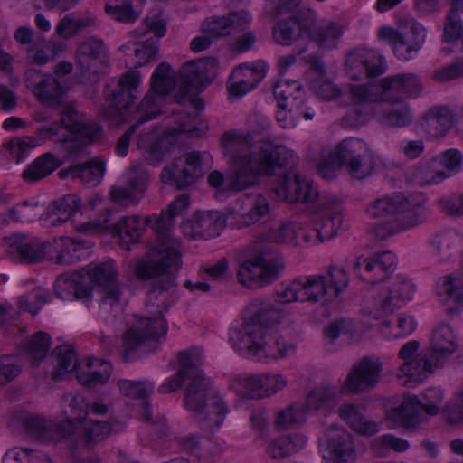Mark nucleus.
<instances>
[{
    "label": "nucleus",
    "mask_w": 463,
    "mask_h": 463,
    "mask_svg": "<svg viewBox=\"0 0 463 463\" xmlns=\"http://www.w3.org/2000/svg\"><path fill=\"white\" fill-rule=\"evenodd\" d=\"M223 154L230 165L226 190L240 192L255 184L259 175H272L276 169L293 167L298 156L285 146L266 144L258 155L250 150L252 137L237 131L225 132L222 137Z\"/></svg>",
    "instance_id": "nucleus-1"
},
{
    "label": "nucleus",
    "mask_w": 463,
    "mask_h": 463,
    "mask_svg": "<svg viewBox=\"0 0 463 463\" xmlns=\"http://www.w3.org/2000/svg\"><path fill=\"white\" fill-rule=\"evenodd\" d=\"M422 90L420 78L414 73H400L381 79L378 82L350 85V105L343 123L350 128L364 125L374 115V104L398 103L418 97Z\"/></svg>",
    "instance_id": "nucleus-2"
},
{
    "label": "nucleus",
    "mask_w": 463,
    "mask_h": 463,
    "mask_svg": "<svg viewBox=\"0 0 463 463\" xmlns=\"http://www.w3.org/2000/svg\"><path fill=\"white\" fill-rule=\"evenodd\" d=\"M427 198L422 194L395 193L375 199L367 206L368 214L381 219L389 233L404 232L422 223L428 216Z\"/></svg>",
    "instance_id": "nucleus-3"
},
{
    "label": "nucleus",
    "mask_w": 463,
    "mask_h": 463,
    "mask_svg": "<svg viewBox=\"0 0 463 463\" xmlns=\"http://www.w3.org/2000/svg\"><path fill=\"white\" fill-rule=\"evenodd\" d=\"M175 85L174 70L166 62H161L152 74L149 90L136 109V123L118 139L116 153L118 156H125L128 154L130 138L140 125L161 114L162 106Z\"/></svg>",
    "instance_id": "nucleus-4"
},
{
    "label": "nucleus",
    "mask_w": 463,
    "mask_h": 463,
    "mask_svg": "<svg viewBox=\"0 0 463 463\" xmlns=\"http://www.w3.org/2000/svg\"><path fill=\"white\" fill-rule=\"evenodd\" d=\"M184 405L200 428L209 432L219 430L228 413L226 402L205 377L188 380Z\"/></svg>",
    "instance_id": "nucleus-5"
},
{
    "label": "nucleus",
    "mask_w": 463,
    "mask_h": 463,
    "mask_svg": "<svg viewBox=\"0 0 463 463\" xmlns=\"http://www.w3.org/2000/svg\"><path fill=\"white\" fill-rule=\"evenodd\" d=\"M230 342L237 351H245L252 357L285 358L295 351V345L286 341L273 329H263L259 324L243 323L230 333Z\"/></svg>",
    "instance_id": "nucleus-6"
},
{
    "label": "nucleus",
    "mask_w": 463,
    "mask_h": 463,
    "mask_svg": "<svg viewBox=\"0 0 463 463\" xmlns=\"http://www.w3.org/2000/svg\"><path fill=\"white\" fill-rule=\"evenodd\" d=\"M458 335L446 323L439 324L432 331L430 339V351L421 353L414 361L405 363L401 370L411 378L421 379L443 366L447 358L458 348Z\"/></svg>",
    "instance_id": "nucleus-7"
},
{
    "label": "nucleus",
    "mask_w": 463,
    "mask_h": 463,
    "mask_svg": "<svg viewBox=\"0 0 463 463\" xmlns=\"http://www.w3.org/2000/svg\"><path fill=\"white\" fill-rule=\"evenodd\" d=\"M157 245L147 255L138 260L135 267V275L140 280L174 276L181 267L180 242L171 232H156Z\"/></svg>",
    "instance_id": "nucleus-8"
},
{
    "label": "nucleus",
    "mask_w": 463,
    "mask_h": 463,
    "mask_svg": "<svg viewBox=\"0 0 463 463\" xmlns=\"http://www.w3.org/2000/svg\"><path fill=\"white\" fill-rule=\"evenodd\" d=\"M283 269V259L277 249L269 243L261 244L257 253L241 265L237 279L244 287L260 288L277 280Z\"/></svg>",
    "instance_id": "nucleus-9"
},
{
    "label": "nucleus",
    "mask_w": 463,
    "mask_h": 463,
    "mask_svg": "<svg viewBox=\"0 0 463 463\" xmlns=\"http://www.w3.org/2000/svg\"><path fill=\"white\" fill-rule=\"evenodd\" d=\"M302 303L326 305L334 302L347 288L348 276L345 269L330 266L321 274L298 278Z\"/></svg>",
    "instance_id": "nucleus-10"
},
{
    "label": "nucleus",
    "mask_w": 463,
    "mask_h": 463,
    "mask_svg": "<svg viewBox=\"0 0 463 463\" xmlns=\"http://www.w3.org/2000/svg\"><path fill=\"white\" fill-rule=\"evenodd\" d=\"M377 37L392 46L394 55L399 60L408 61L414 59L422 48L426 30L414 19H406L401 22L398 28L380 27Z\"/></svg>",
    "instance_id": "nucleus-11"
},
{
    "label": "nucleus",
    "mask_w": 463,
    "mask_h": 463,
    "mask_svg": "<svg viewBox=\"0 0 463 463\" xmlns=\"http://www.w3.org/2000/svg\"><path fill=\"white\" fill-rule=\"evenodd\" d=\"M88 402L81 395L73 396L70 402L71 419L64 422L47 420L40 417H29L25 420L31 437L40 441L59 440L70 436L75 421L81 422L88 414Z\"/></svg>",
    "instance_id": "nucleus-12"
},
{
    "label": "nucleus",
    "mask_w": 463,
    "mask_h": 463,
    "mask_svg": "<svg viewBox=\"0 0 463 463\" xmlns=\"http://www.w3.org/2000/svg\"><path fill=\"white\" fill-rule=\"evenodd\" d=\"M167 328V323L161 315L137 319L122 336V360L128 362L136 359L140 346L158 341L166 334Z\"/></svg>",
    "instance_id": "nucleus-13"
},
{
    "label": "nucleus",
    "mask_w": 463,
    "mask_h": 463,
    "mask_svg": "<svg viewBox=\"0 0 463 463\" xmlns=\"http://www.w3.org/2000/svg\"><path fill=\"white\" fill-rule=\"evenodd\" d=\"M202 161L197 151L184 153L162 168L160 179L176 190H185L203 175Z\"/></svg>",
    "instance_id": "nucleus-14"
},
{
    "label": "nucleus",
    "mask_w": 463,
    "mask_h": 463,
    "mask_svg": "<svg viewBox=\"0 0 463 463\" xmlns=\"http://www.w3.org/2000/svg\"><path fill=\"white\" fill-rule=\"evenodd\" d=\"M334 151L353 178L363 179L373 173V154L364 140L353 137H347L342 140Z\"/></svg>",
    "instance_id": "nucleus-15"
},
{
    "label": "nucleus",
    "mask_w": 463,
    "mask_h": 463,
    "mask_svg": "<svg viewBox=\"0 0 463 463\" xmlns=\"http://www.w3.org/2000/svg\"><path fill=\"white\" fill-rule=\"evenodd\" d=\"M413 293L414 286L409 279L402 275L392 278L388 285H383L374 297L373 317L384 319L411 299Z\"/></svg>",
    "instance_id": "nucleus-16"
},
{
    "label": "nucleus",
    "mask_w": 463,
    "mask_h": 463,
    "mask_svg": "<svg viewBox=\"0 0 463 463\" xmlns=\"http://www.w3.org/2000/svg\"><path fill=\"white\" fill-rule=\"evenodd\" d=\"M140 81L137 71H128L120 76L116 87L107 96L108 108L104 109L106 119H125L126 111L137 99Z\"/></svg>",
    "instance_id": "nucleus-17"
},
{
    "label": "nucleus",
    "mask_w": 463,
    "mask_h": 463,
    "mask_svg": "<svg viewBox=\"0 0 463 463\" xmlns=\"http://www.w3.org/2000/svg\"><path fill=\"white\" fill-rule=\"evenodd\" d=\"M315 11L301 10L297 14L279 19L272 26V39L279 46L288 47L299 42L311 30Z\"/></svg>",
    "instance_id": "nucleus-18"
},
{
    "label": "nucleus",
    "mask_w": 463,
    "mask_h": 463,
    "mask_svg": "<svg viewBox=\"0 0 463 463\" xmlns=\"http://www.w3.org/2000/svg\"><path fill=\"white\" fill-rule=\"evenodd\" d=\"M269 213V204L261 194L245 200L237 199L227 207V223L241 229L254 224Z\"/></svg>",
    "instance_id": "nucleus-19"
},
{
    "label": "nucleus",
    "mask_w": 463,
    "mask_h": 463,
    "mask_svg": "<svg viewBox=\"0 0 463 463\" xmlns=\"http://www.w3.org/2000/svg\"><path fill=\"white\" fill-rule=\"evenodd\" d=\"M88 279L103 288V300L113 306L119 302L121 288L118 283V269L112 260L102 262H90L83 269Z\"/></svg>",
    "instance_id": "nucleus-20"
},
{
    "label": "nucleus",
    "mask_w": 463,
    "mask_h": 463,
    "mask_svg": "<svg viewBox=\"0 0 463 463\" xmlns=\"http://www.w3.org/2000/svg\"><path fill=\"white\" fill-rule=\"evenodd\" d=\"M345 71L354 80H359L364 75L377 77L386 71L384 57L378 52L359 48L351 51L345 59Z\"/></svg>",
    "instance_id": "nucleus-21"
},
{
    "label": "nucleus",
    "mask_w": 463,
    "mask_h": 463,
    "mask_svg": "<svg viewBox=\"0 0 463 463\" xmlns=\"http://www.w3.org/2000/svg\"><path fill=\"white\" fill-rule=\"evenodd\" d=\"M227 223V209L223 216L218 211L197 212L183 222L181 230L189 239L208 240L216 237Z\"/></svg>",
    "instance_id": "nucleus-22"
},
{
    "label": "nucleus",
    "mask_w": 463,
    "mask_h": 463,
    "mask_svg": "<svg viewBox=\"0 0 463 463\" xmlns=\"http://www.w3.org/2000/svg\"><path fill=\"white\" fill-rule=\"evenodd\" d=\"M317 206L311 221L326 241L334 238L343 222L342 203L335 196L323 195L317 200Z\"/></svg>",
    "instance_id": "nucleus-23"
},
{
    "label": "nucleus",
    "mask_w": 463,
    "mask_h": 463,
    "mask_svg": "<svg viewBox=\"0 0 463 463\" xmlns=\"http://www.w3.org/2000/svg\"><path fill=\"white\" fill-rule=\"evenodd\" d=\"M274 192L279 199L289 203L310 204L320 197L317 185L298 174L285 175Z\"/></svg>",
    "instance_id": "nucleus-24"
},
{
    "label": "nucleus",
    "mask_w": 463,
    "mask_h": 463,
    "mask_svg": "<svg viewBox=\"0 0 463 463\" xmlns=\"http://www.w3.org/2000/svg\"><path fill=\"white\" fill-rule=\"evenodd\" d=\"M397 260L392 251L374 253L371 258L359 257L353 268L364 280L374 284L384 281L396 268Z\"/></svg>",
    "instance_id": "nucleus-25"
},
{
    "label": "nucleus",
    "mask_w": 463,
    "mask_h": 463,
    "mask_svg": "<svg viewBox=\"0 0 463 463\" xmlns=\"http://www.w3.org/2000/svg\"><path fill=\"white\" fill-rule=\"evenodd\" d=\"M326 435V444L322 449L323 459L327 463H351L354 455L351 434L337 425H331Z\"/></svg>",
    "instance_id": "nucleus-26"
},
{
    "label": "nucleus",
    "mask_w": 463,
    "mask_h": 463,
    "mask_svg": "<svg viewBox=\"0 0 463 463\" xmlns=\"http://www.w3.org/2000/svg\"><path fill=\"white\" fill-rule=\"evenodd\" d=\"M383 363L379 357L364 356L354 364L347 374L345 386L353 392L374 387L380 381Z\"/></svg>",
    "instance_id": "nucleus-27"
},
{
    "label": "nucleus",
    "mask_w": 463,
    "mask_h": 463,
    "mask_svg": "<svg viewBox=\"0 0 463 463\" xmlns=\"http://www.w3.org/2000/svg\"><path fill=\"white\" fill-rule=\"evenodd\" d=\"M252 22L251 14L246 10L230 12L226 15L212 16L203 21L202 31L213 39L225 37L233 31L241 32Z\"/></svg>",
    "instance_id": "nucleus-28"
},
{
    "label": "nucleus",
    "mask_w": 463,
    "mask_h": 463,
    "mask_svg": "<svg viewBox=\"0 0 463 463\" xmlns=\"http://www.w3.org/2000/svg\"><path fill=\"white\" fill-rule=\"evenodd\" d=\"M26 80L42 103L53 107L61 104L64 90L55 75L32 70L26 72Z\"/></svg>",
    "instance_id": "nucleus-29"
},
{
    "label": "nucleus",
    "mask_w": 463,
    "mask_h": 463,
    "mask_svg": "<svg viewBox=\"0 0 463 463\" xmlns=\"http://www.w3.org/2000/svg\"><path fill=\"white\" fill-rule=\"evenodd\" d=\"M107 58L103 41L89 37L82 41L76 50V61L82 73H99Z\"/></svg>",
    "instance_id": "nucleus-30"
},
{
    "label": "nucleus",
    "mask_w": 463,
    "mask_h": 463,
    "mask_svg": "<svg viewBox=\"0 0 463 463\" xmlns=\"http://www.w3.org/2000/svg\"><path fill=\"white\" fill-rule=\"evenodd\" d=\"M202 63H188L182 72V80L174 99L176 103L182 105L188 101L196 110L203 109V102L194 97L200 91L199 88L203 82Z\"/></svg>",
    "instance_id": "nucleus-31"
},
{
    "label": "nucleus",
    "mask_w": 463,
    "mask_h": 463,
    "mask_svg": "<svg viewBox=\"0 0 463 463\" xmlns=\"http://www.w3.org/2000/svg\"><path fill=\"white\" fill-rule=\"evenodd\" d=\"M61 128H64L61 122L52 123L50 127L39 128L35 137L10 139L5 144V148L19 163L27 156L29 150L41 146L44 140L52 138V137L59 133Z\"/></svg>",
    "instance_id": "nucleus-32"
},
{
    "label": "nucleus",
    "mask_w": 463,
    "mask_h": 463,
    "mask_svg": "<svg viewBox=\"0 0 463 463\" xmlns=\"http://www.w3.org/2000/svg\"><path fill=\"white\" fill-rule=\"evenodd\" d=\"M52 247L50 243L42 242L38 239H30L25 236H14L10 248L16 254L18 260L25 264H34L43 261Z\"/></svg>",
    "instance_id": "nucleus-33"
},
{
    "label": "nucleus",
    "mask_w": 463,
    "mask_h": 463,
    "mask_svg": "<svg viewBox=\"0 0 463 463\" xmlns=\"http://www.w3.org/2000/svg\"><path fill=\"white\" fill-rule=\"evenodd\" d=\"M177 283L175 276H166L156 282L147 293L146 306L156 307L159 313L167 311L177 300Z\"/></svg>",
    "instance_id": "nucleus-34"
},
{
    "label": "nucleus",
    "mask_w": 463,
    "mask_h": 463,
    "mask_svg": "<svg viewBox=\"0 0 463 463\" xmlns=\"http://www.w3.org/2000/svg\"><path fill=\"white\" fill-rule=\"evenodd\" d=\"M112 372V365L109 362L88 358L78 368L77 379L84 386L93 389L107 383Z\"/></svg>",
    "instance_id": "nucleus-35"
},
{
    "label": "nucleus",
    "mask_w": 463,
    "mask_h": 463,
    "mask_svg": "<svg viewBox=\"0 0 463 463\" xmlns=\"http://www.w3.org/2000/svg\"><path fill=\"white\" fill-rule=\"evenodd\" d=\"M105 173V163L99 159H92L85 163L70 165L60 171L61 178L71 176L73 179H80L85 184L96 186L100 183Z\"/></svg>",
    "instance_id": "nucleus-36"
},
{
    "label": "nucleus",
    "mask_w": 463,
    "mask_h": 463,
    "mask_svg": "<svg viewBox=\"0 0 463 463\" xmlns=\"http://www.w3.org/2000/svg\"><path fill=\"white\" fill-rule=\"evenodd\" d=\"M343 33L344 29L342 25L335 22H327L323 25L317 26V14L315 12V21L311 30L307 32V37L319 48L332 50L337 46Z\"/></svg>",
    "instance_id": "nucleus-37"
},
{
    "label": "nucleus",
    "mask_w": 463,
    "mask_h": 463,
    "mask_svg": "<svg viewBox=\"0 0 463 463\" xmlns=\"http://www.w3.org/2000/svg\"><path fill=\"white\" fill-rule=\"evenodd\" d=\"M190 205L189 195L186 194H181L175 201H173L159 215H153L146 218V223L156 232H170L175 217L182 214Z\"/></svg>",
    "instance_id": "nucleus-38"
},
{
    "label": "nucleus",
    "mask_w": 463,
    "mask_h": 463,
    "mask_svg": "<svg viewBox=\"0 0 463 463\" xmlns=\"http://www.w3.org/2000/svg\"><path fill=\"white\" fill-rule=\"evenodd\" d=\"M341 398V391L336 385L322 383L315 387L307 396L305 410H331Z\"/></svg>",
    "instance_id": "nucleus-39"
},
{
    "label": "nucleus",
    "mask_w": 463,
    "mask_h": 463,
    "mask_svg": "<svg viewBox=\"0 0 463 463\" xmlns=\"http://www.w3.org/2000/svg\"><path fill=\"white\" fill-rule=\"evenodd\" d=\"M453 115L445 107L430 109L422 120L425 132L433 137H443L452 128Z\"/></svg>",
    "instance_id": "nucleus-40"
},
{
    "label": "nucleus",
    "mask_w": 463,
    "mask_h": 463,
    "mask_svg": "<svg viewBox=\"0 0 463 463\" xmlns=\"http://www.w3.org/2000/svg\"><path fill=\"white\" fill-rule=\"evenodd\" d=\"M339 416L354 431L365 436H373L379 431V423L367 420L363 415V408L350 403H344L338 409Z\"/></svg>",
    "instance_id": "nucleus-41"
},
{
    "label": "nucleus",
    "mask_w": 463,
    "mask_h": 463,
    "mask_svg": "<svg viewBox=\"0 0 463 463\" xmlns=\"http://www.w3.org/2000/svg\"><path fill=\"white\" fill-rule=\"evenodd\" d=\"M68 130L76 134L75 140L68 146L69 152L80 156L84 152V147L97 139L101 132V127L96 123L85 122L82 120L74 124L67 125Z\"/></svg>",
    "instance_id": "nucleus-42"
},
{
    "label": "nucleus",
    "mask_w": 463,
    "mask_h": 463,
    "mask_svg": "<svg viewBox=\"0 0 463 463\" xmlns=\"http://www.w3.org/2000/svg\"><path fill=\"white\" fill-rule=\"evenodd\" d=\"M141 235V222L137 215L120 217L112 227V236L118 238L121 247L128 250L129 244L137 242Z\"/></svg>",
    "instance_id": "nucleus-43"
},
{
    "label": "nucleus",
    "mask_w": 463,
    "mask_h": 463,
    "mask_svg": "<svg viewBox=\"0 0 463 463\" xmlns=\"http://www.w3.org/2000/svg\"><path fill=\"white\" fill-rule=\"evenodd\" d=\"M61 165V161L53 154L47 152L35 158L23 172V179L33 184L40 181L52 173H53Z\"/></svg>",
    "instance_id": "nucleus-44"
},
{
    "label": "nucleus",
    "mask_w": 463,
    "mask_h": 463,
    "mask_svg": "<svg viewBox=\"0 0 463 463\" xmlns=\"http://www.w3.org/2000/svg\"><path fill=\"white\" fill-rule=\"evenodd\" d=\"M423 408L416 396H410L392 411V420L406 428L419 425L422 420Z\"/></svg>",
    "instance_id": "nucleus-45"
},
{
    "label": "nucleus",
    "mask_w": 463,
    "mask_h": 463,
    "mask_svg": "<svg viewBox=\"0 0 463 463\" xmlns=\"http://www.w3.org/2000/svg\"><path fill=\"white\" fill-rule=\"evenodd\" d=\"M307 444V438L300 433L282 436L269 442L267 453L272 459H281L302 449Z\"/></svg>",
    "instance_id": "nucleus-46"
},
{
    "label": "nucleus",
    "mask_w": 463,
    "mask_h": 463,
    "mask_svg": "<svg viewBox=\"0 0 463 463\" xmlns=\"http://www.w3.org/2000/svg\"><path fill=\"white\" fill-rule=\"evenodd\" d=\"M459 241L458 235L451 230L442 231L431 240L433 255L440 262L450 260L456 254Z\"/></svg>",
    "instance_id": "nucleus-47"
},
{
    "label": "nucleus",
    "mask_w": 463,
    "mask_h": 463,
    "mask_svg": "<svg viewBox=\"0 0 463 463\" xmlns=\"http://www.w3.org/2000/svg\"><path fill=\"white\" fill-rule=\"evenodd\" d=\"M438 158L422 161L413 170L412 180L420 186L437 184L449 176L446 171L439 169Z\"/></svg>",
    "instance_id": "nucleus-48"
},
{
    "label": "nucleus",
    "mask_w": 463,
    "mask_h": 463,
    "mask_svg": "<svg viewBox=\"0 0 463 463\" xmlns=\"http://www.w3.org/2000/svg\"><path fill=\"white\" fill-rule=\"evenodd\" d=\"M178 370H184V374L188 380L205 377L204 373L199 368L203 360V349L200 347H191L178 353Z\"/></svg>",
    "instance_id": "nucleus-49"
},
{
    "label": "nucleus",
    "mask_w": 463,
    "mask_h": 463,
    "mask_svg": "<svg viewBox=\"0 0 463 463\" xmlns=\"http://www.w3.org/2000/svg\"><path fill=\"white\" fill-rule=\"evenodd\" d=\"M52 353L56 356L58 366L52 374V378L55 381L61 380L66 373H71L74 370L77 372L78 368L81 366V364L78 363L75 351L70 345H61L57 346Z\"/></svg>",
    "instance_id": "nucleus-50"
},
{
    "label": "nucleus",
    "mask_w": 463,
    "mask_h": 463,
    "mask_svg": "<svg viewBox=\"0 0 463 463\" xmlns=\"http://www.w3.org/2000/svg\"><path fill=\"white\" fill-rule=\"evenodd\" d=\"M113 423L99 420H86L83 425L82 440L84 445L92 449L105 440L113 430Z\"/></svg>",
    "instance_id": "nucleus-51"
},
{
    "label": "nucleus",
    "mask_w": 463,
    "mask_h": 463,
    "mask_svg": "<svg viewBox=\"0 0 463 463\" xmlns=\"http://www.w3.org/2000/svg\"><path fill=\"white\" fill-rule=\"evenodd\" d=\"M80 208V200L74 194L64 195L50 205V211L56 219L52 223H61L71 219Z\"/></svg>",
    "instance_id": "nucleus-52"
},
{
    "label": "nucleus",
    "mask_w": 463,
    "mask_h": 463,
    "mask_svg": "<svg viewBox=\"0 0 463 463\" xmlns=\"http://www.w3.org/2000/svg\"><path fill=\"white\" fill-rule=\"evenodd\" d=\"M51 345V337L43 332L35 333L25 340L23 347L27 355L33 359L32 364L38 365L39 361L45 358Z\"/></svg>",
    "instance_id": "nucleus-53"
},
{
    "label": "nucleus",
    "mask_w": 463,
    "mask_h": 463,
    "mask_svg": "<svg viewBox=\"0 0 463 463\" xmlns=\"http://www.w3.org/2000/svg\"><path fill=\"white\" fill-rule=\"evenodd\" d=\"M287 316V313L274 304L268 303L261 306L250 318L244 323L259 324L263 329H272L271 325L280 323Z\"/></svg>",
    "instance_id": "nucleus-54"
},
{
    "label": "nucleus",
    "mask_w": 463,
    "mask_h": 463,
    "mask_svg": "<svg viewBox=\"0 0 463 463\" xmlns=\"http://www.w3.org/2000/svg\"><path fill=\"white\" fill-rule=\"evenodd\" d=\"M137 147L144 151L146 158L152 165H158L165 153L164 140L155 137V134L146 133L140 136L137 141Z\"/></svg>",
    "instance_id": "nucleus-55"
},
{
    "label": "nucleus",
    "mask_w": 463,
    "mask_h": 463,
    "mask_svg": "<svg viewBox=\"0 0 463 463\" xmlns=\"http://www.w3.org/2000/svg\"><path fill=\"white\" fill-rule=\"evenodd\" d=\"M260 375L235 376L230 383V388L239 395L250 399H260Z\"/></svg>",
    "instance_id": "nucleus-56"
},
{
    "label": "nucleus",
    "mask_w": 463,
    "mask_h": 463,
    "mask_svg": "<svg viewBox=\"0 0 463 463\" xmlns=\"http://www.w3.org/2000/svg\"><path fill=\"white\" fill-rule=\"evenodd\" d=\"M273 93L278 103H288L304 98L303 87L297 80H279L273 87Z\"/></svg>",
    "instance_id": "nucleus-57"
},
{
    "label": "nucleus",
    "mask_w": 463,
    "mask_h": 463,
    "mask_svg": "<svg viewBox=\"0 0 463 463\" xmlns=\"http://www.w3.org/2000/svg\"><path fill=\"white\" fill-rule=\"evenodd\" d=\"M305 420L306 410L304 404L296 402L278 414L276 423L281 429H288L303 423Z\"/></svg>",
    "instance_id": "nucleus-58"
},
{
    "label": "nucleus",
    "mask_w": 463,
    "mask_h": 463,
    "mask_svg": "<svg viewBox=\"0 0 463 463\" xmlns=\"http://www.w3.org/2000/svg\"><path fill=\"white\" fill-rule=\"evenodd\" d=\"M51 299V295L43 288H34L28 294L20 297L19 306L20 308L31 313L33 316L36 315L38 310Z\"/></svg>",
    "instance_id": "nucleus-59"
},
{
    "label": "nucleus",
    "mask_w": 463,
    "mask_h": 463,
    "mask_svg": "<svg viewBox=\"0 0 463 463\" xmlns=\"http://www.w3.org/2000/svg\"><path fill=\"white\" fill-rule=\"evenodd\" d=\"M379 120L387 127L403 128L411 124L412 114L408 107L403 106L399 109H390L383 111Z\"/></svg>",
    "instance_id": "nucleus-60"
},
{
    "label": "nucleus",
    "mask_w": 463,
    "mask_h": 463,
    "mask_svg": "<svg viewBox=\"0 0 463 463\" xmlns=\"http://www.w3.org/2000/svg\"><path fill=\"white\" fill-rule=\"evenodd\" d=\"M267 240L277 244L298 245L296 225L291 222L282 223L279 228L266 234Z\"/></svg>",
    "instance_id": "nucleus-61"
},
{
    "label": "nucleus",
    "mask_w": 463,
    "mask_h": 463,
    "mask_svg": "<svg viewBox=\"0 0 463 463\" xmlns=\"http://www.w3.org/2000/svg\"><path fill=\"white\" fill-rule=\"evenodd\" d=\"M269 66L261 60L251 63H242L235 67L234 70L241 71V77L250 82L253 88L265 78Z\"/></svg>",
    "instance_id": "nucleus-62"
},
{
    "label": "nucleus",
    "mask_w": 463,
    "mask_h": 463,
    "mask_svg": "<svg viewBox=\"0 0 463 463\" xmlns=\"http://www.w3.org/2000/svg\"><path fill=\"white\" fill-rule=\"evenodd\" d=\"M118 386L123 395L133 399H145L154 389L151 383L129 380L119 381Z\"/></svg>",
    "instance_id": "nucleus-63"
},
{
    "label": "nucleus",
    "mask_w": 463,
    "mask_h": 463,
    "mask_svg": "<svg viewBox=\"0 0 463 463\" xmlns=\"http://www.w3.org/2000/svg\"><path fill=\"white\" fill-rule=\"evenodd\" d=\"M148 184V174L140 166H131L126 173V185L139 198L146 191Z\"/></svg>",
    "instance_id": "nucleus-64"
}]
</instances>
